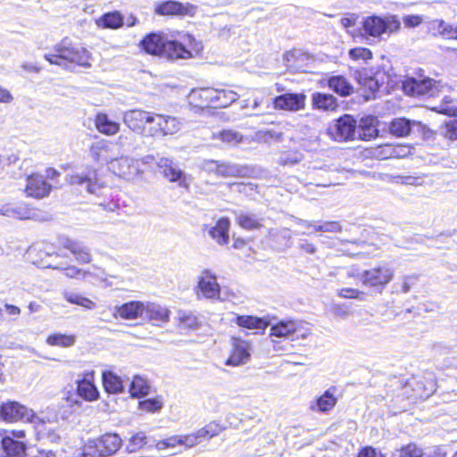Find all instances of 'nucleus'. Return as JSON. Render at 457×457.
<instances>
[{
    "label": "nucleus",
    "instance_id": "obj_1",
    "mask_svg": "<svg viewBox=\"0 0 457 457\" xmlns=\"http://www.w3.org/2000/svg\"><path fill=\"white\" fill-rule=\"evenodd\" d=\"M45 58L51 64L67 68L70 63L83 67H90V54L87 50L73 46L68 40H62L56 45L54 53L45 54Z\"/></svg>",
    "mask_w": 457,
    "mask_h": 457
},
{
    "label": "nucleus",
    "instance_id": "obj_2",
    "mask_svg": "<svg viewBox=\"0 0 457 457\" xmlns=\"http://www.w3.org/2000/svg\"><path fill=\"white\" fill-rule=\"evenodd\" d=\"M181 129L182 122L179 118L152 112L149 125L145 129V137H163L173 136L179 133Z\"/></svg>",
    "mask_w": 457,
    "mask_h": 457
},
{
    "label": "nucleus",
    "instance_id": "obj_3",
    "mask_svg": "<svg viewBox=\"0 0 457 457\" xmlns=\"http://www.w3.org/2000/svg\"><path fill=\"white\" fill-rule=\"evenodd\" d=\"M269 326L270 337L305 339L312 333L304 321L291 318L270 322Z\"/></svg>",
    "mask_w": 457,
    "mask_h": 457
},
{
    "label": "nucleus",
    "instance_id": "obj_4",
    "mask_svg": "<svg viewBox=\"0 0 457 457\" xmlns=\"http://www.w3.org/2000/svg\"><path fill=\"white\" fill-rule=\"evenodd\" d=\"M359 16L354 13H349L340 20L341 25L347 29L354 27L359 22ZM360 23L362 24V29H400L401 22L395 15H387L385 17L370 16Z\"/></svg>",
    "mask_w": 457,
    "mask_h": 457
},
{
    "label": "nucleus",
    "instance_id": "obj_5",
    "mask_svg": "<svg viewBox=\"0 0 457 457\" xmlns=\"http://www.w3.org/2000/svg\"><path fill=\"white\" fill-rule=\"evenodd\" d=\"M364 286L381 292L386 286L392 281L395 276L392 267L386 262L364 270Z\"/></svg>",
    "mask_w": 457,
    "mask_h": 457
},
{
    "label": "nucleus",
    "instance_id": "obj_6",
    "mask_svg": "<svg viewBox=\"0 0 457 457\" xmlns=\"http://www.w3.org/2000/svg\"><path fill=\"white\" fill-rule=\"evenodd\" d=\"M329 137L337 142L357 139V123L353 116L345 114L328 128Z\"/></svg>",
    "mask_w": 457,
    "mask_h": 457
},
{
    "label": "nucleus",
    "instance_id": "obj_7",
    "mask_svg": "<svg viewBox=\"0 0 457 457\" xmlns=\"http://www.w3.org/2000/svg\"><path fill=\"white\" fill-rule=\"evenodd\" d=\"M195 293L197 298L220 299V286L217 282V276L211 270L205 269L198 276Z\"/></svg>",
    "mask_w": 457,
    "mask_h": 457
},
{
    "label": "nucleus",
    "instance_id": "obj_8",
    "mask_svg": "<svg viewBox=\"0 0 457 457\" xmlns=\"http://www.w3.org/2000/svg\"><path fill=\"white\" fill-rule=\"evenodd\" d=\"M11 435H5L0 441V457H25L27 446L17 440L25 436V431L12 430Z\"/></svg>",
    "mask_w": 457,
    "mask_h": 457
},
{
    "label": "nucleus",
    "instance_id": "obj_9",
    "mask_svg": "<svg viewBox=\"0 0 457 457\" xmlns=\"http://www.w3.org/2000/svg\"><path fill=\"white\" fill-rule=\"evenodd\" d=\"M403 91L411 96H435L439 92L436 81L426 79L409 78L403 84Z\"/></svg>",
    "mask_w": 457,
    "mask_h": 457
},
{
    "label": "nucleus",
    "instance_id": "obj_10",
    "mask_svg": "<svg viewBox=\"0 0 457 457\" xmlns=\"http://www.w3.org/2000/svg\"><path fill=\"white\" fill-rule=\"evenodd\" d=\"M109 170L127 180H131L144 172L139 168V162L129 156L115 157L110 162Z\"/></svg>",
    "mask_w": 457,
    "mask_h": 457
},
{
    "label": "nucleus",
    "instance_id": "obj_11",
    "mask_svg": "<svg viewBox=\"0 0 457 457\" xmlns=\"http://www.w3.org/2000/svg\"><path fill=\"white\" fill-rule=\"evenodd\" d=\"M151 113L152 112L142 109L129 110L123 112L122 120L131 131L145 137Z\"/></svg>",
    "mask_w": 457,
    "mask_h": 457
},
{
    "label": "nucleus",
    "instance_id": "obj_12",
    "mask_svg": "<svg viewBox=\"0 0 457 457\" xmlns=\"http://www.w3.org/2000/svg\"><path fill=\"white\" fill-rule=\"evenodd\" d=\"M252 344L238 337L231 339V353L225 364L228 366H240L249 361Z\"/></svg>",
    "mask_w": 457,
    "mask_h": 457
},
{
    "label": "nucleus",
    "instance_id": "obj_13",
    "mask_svg": "<svg viewBox=\"0 0 457 457\" xmlns=\"http://www.w3.org/2000/svg\"><path fill=\"white\" fill-rule=\"evenodd\" d=\"M197 6L190 3H179L176 1H165L158 4L155 7V12L160 15H179V16H194L196 12Z\"/></svg>",
    "mask_w": 457,
    "mask_h": 457
},
{
    "label": "nucleus",
    "instance_id": "obj_14",
    "mask_svg": "<svg viewBox=\"0 0 457 457\" xmlns=\"http://www.w3.org/2000/svg\"><path fill=\"white\" fill-rule=\"evenodd\" d=\"M305 98L303 94H283L274 98V108L297 112L304 108Z\"/></svg>",
    "mask_w": 457,
    "mask_h": 457
},
{
    "label": "nucleus",
    "instance_id": "obj_15",
    "mask_svg": "<svg viewBox=\"0 0 457 457\" xmlns=\"http://www.w3.org/2000/svg\"><path fill=\"white\" fill-rule=\"evenodd\" d=\"M192 57H194L192 51L178 41H166L164 49H162V58L168 61L177 62Z\"/></svg>",
    "mask_w": 457,
    "mask_h": 457
},
{
    "label": "nucleus",
    "instance_id": "obj_16",
    "mask_svg": "<svg viewBox=\"0 0 457 457\" xmlns=\"http://www.w3.org/2000/svg\"><path fill=\"white\" fill-rule=\"evenodd\" d=\"M96 175V171L94 170H90L87 172H74L71 174H68L65 177V180L67 183L71 185H87V191L89 194H97L99 190V186L93 181V179Z\"/></svg>",
    "mask_w": 457,
    "mask_h": 457
},
{
    "label": "nucleus",
    "instance_id": "obj_17",
    "mask_svg": "<svg viewBox=\"0 0 457 457\" xmlns=\"http://www.w3.org/2000/svg\"><path fill=\"white\" fill-rule=\"evenodd\" d=\"M144 303L140 301H131L120 306H116L113 315L125 320H134L144 317Z\"/></svg>",
    "mask_w": 457,
    "mask_h": 457
},
{
    "label": "nucleus",
    "instance_id": "obj_18",
    "mask_svg": "<svg viewBox=\"0 0 457 457\" xmlns=\"http://www.w3.org/2000/svg\"><path fill=\"white\" fill-rule=\"evenodd\" d=\"M378 119L375 116L361 118L357 125V139L370 140L378 135Z\"/></svg>",
    "mask_w": 457,
    "mask_h": 457
},
{
    "label": "nucleus",
    "instance_id": "obj_19",
    "mask_svg": "<svg viewBox=\"0 0 457 457\" xmlns=\"http://www.w3.org/2000/svg\"><path fill=\"white\" fill-rule=\"evenodd\" d=\"M113 145L106 140L97 141L90 147V155L97 162H105L110 166V162L115 157L112 154Z\"/></svg>",
    "mask_w": 457,
    "mask_h": 457
},
{
    "label": "nucleus",
    "instance_id": "obj_20",
    "mask_svg": "<svg viewBox=\"0 0 457 457\" xmlns=\"http://www.w3.org/2000/svg\"><path fill=\"white\" fill-rule=\"evenodd\" d=\"M62 245L69 250L80 263H89L92 261V256L89 249L86 247L81 242L72 240L71 238H63Z\"/></svg>",
    "mask_w": 457,
    "mask_h": 457
},
{
    "label": "nucleus",
    "instance_id": "obj_21",
    "mask_svg": "<svg viewBox=\"0 0 457 457\" xmlns=\"http://www.w3.org/2000/svg\"><path fill=\"white\" fill-rule=\"evenodd\" d=\"M144 307L143 319L153 321L154 324L169 321L170 311L166 307L150 302L145 303Z\"/></svg>",
    "mask_w": 457,
    "mask_h": 457
},
{
    "label": "nucleus",
    "instance_id": "obj_22",
    "mask_svg": "<svg viewBox=\"0 0 457 457\" xmlns=\"http://www.w3.org/2000/svg\"><path fill=\"white\" fill-rule=\"evenodd\" d=\"M54 186L47 182L43 175H30V197L42 199L48 196Z\"/></svg>",
    "mask_w": 457,
    "mask_h": 457
},
{
    "label": "nucleus",
    "instance_id": "obj_23",
    "mask_svg": "<svg viewBox=\"0 0 457 457\" xmlns=\"http://www.w3.org/2000/svg\"><path fill=\"white\" fill-rule=\"evenodd\" d=\"M92 377V375H90ZM77 384V394L78 396L87 402H94L99 398V392L96 386L89 378V374H87L82 379H78Z\"/></svg>",
    "mask_w": 457,
    "mask_h": 457
},
{
    "label": "nucleus",
    "instance_id": "obj_24",
    "mask_svg": "<svg viewBox=\"0 0 457 457\" xmlns=\"http://www.w3.org/2000/svg\"><path fill=\"white\" fill-rule=\"evenodd\" d=\"M27 412V408L17 402L3 403L0 408L2 419L8 422H15L21 420Z\"/></svg>",
    "mask_w": 457,
    "mask_h": 457
},
{
    "label": "nucleus",
    "instance_id": "obj_25",
    "mask_svg": "<svg viewBox=\"0 0 457 457\" xmlns=\"http://www.w3.org/2000/svg\"><path fill=\"white\" fill-rule=\"evenodd\" d=\"M229 227V220L228 218H221L216 222L215 226L210 228L208 233L220 245H223L228 243Z\"/></svg>",
    "mask_w": 457,
    "mask_h": 457
},
{
    "label": "nucleus",
    "instance_id": "obj_26",
    "mask_svg": "<svg viewBox=\"0 0 457 457\" xmlns=\"http://www.w3.org/2000/svg\"><path fill=\"white\" fill-rule=\"evenodd\" d=\"M104 457L112 455L121 446V439L117 434H105L96 441Z\"/></svg>",
    "mask_w": 457,
    "mask_h": 457
},
{
    "label": "nucleus",
    "instance_id": "obj_27",
    "mask_svg": "<svg viewBox=\"0 0 457 457\" xmlns=\"http://www.w3.org/2000/svg\"><path fill=\"white\" fill-rule=\"evenodd\" d=\"M331 390V388L327 390L319 398L312 401L309 405L310 410L319 412H327L332 410L335 407L337 399L335 397Z\"/></svg>",
    "mask_w": 457,
    "mask_h": 457
},
{
    "label": "nucleus",
    "instance_id": "obj_28",
    "mask_svg": "<svg viewBox=\"0 0 457 457\" xmlns=\"http://www.w3.org/2000/svg\"><path fill=\"white\" fill-rule=\"evenodd\" d=\"M166 40L159 34L151 33L142 42L143 49L153 55L162 57V49H164Z\"/></svg>",
    "mask_w": 457,
    "mask_h": 457
},
{
    "label": "nucleus",
    "instance_id": "obj_29",
    "mask_svg": "<svg viewBox=\"0 0 457 457\" xmlns=\"http://www.w3.org/2000/svg\"><path fill=\"white\" fill-rule=\"evenodd\" d=\"M95 126L99 133L113 136L120 130V124L109 119L105 113H97L95 118Z\"/></svg>",
    "mask_w": 457,
    "mask_h": 457
},
{
    "label": "nucleus",
    "instance_id": "obj_30",
    "mask_svg": "<svg viewBox=\"0 0 457 457\" xmlns=\"http://www.w3.org/2000/svg\"><path fill=\"white\" fill-rule=\"evenodd\" d=\"M236 323L241 328L263 331L267 327H269V325H270V320L266 318L240 315L237 317Z\"/></svg>",
    "mask_w": 457,
    "mask_h": 457
},
{
    "label": "nucleus",
    "instance_id": "obj_31",
    "mask_svg": "<svg viewBox=\"0 0 457 457\" xmlns=\"http://www.w3.org/2000/svg\"><path fill=\"white\" fill-rule=\"evenodd\" d=\"M387 30H353L352 37L355 43L373 45L383 39Z\"/></svg>",
    "mask_w": 457,
    "mask_h": 457
},
{
    "label": "nucleus",
    "instance_id": "obj_32",
    "mask_svg": "<svg viewBox=\"0 0 457 457\" xmlns=\"http://www.w3.org/2000/svg\"><path fill=\"white\" fill-rule=\"evenodd\" d=\"M312 104L314 109L321 111H334L337 107V100L334 96L319 92L312 94Z\"/></svg>",
    "mask_w": 457,
    "mask_h": 457
},
{
    "label": "nucleus",
    "instance_id": "obj_33",
    "mask_svg": "<svg viewBox=\"0 0 457 457\" xmlns=\"http://www.w3.org/2000/svg\"><path fill=\"white\" fill-rule=\"evenodd\" d=\"M328 86L341 96H348L353 92V87L344 76L341 75L330 77L328 79Z\"/></svg>",
    "mask_w": 457,
    "mask_h": 457
},
{
    "label": "nucleus",
    "instance_id": "obj_34",
    "mask_svg": "<svg viewBox=\"0 0 457 457\" xmlns=\"http://www.w3.org/2000/svg\"><path fill=\"white\" fill-rule=\"evenodd\" d=\"M29 422L34 426L37 441L46 440L54 442L57 439V436L54 432H51L50 429L46 428L45 421L37 416L34 414L30 415Z\"/></svg>",
    "mask_w": 457,
    "mask_h": 457
},
{
    "label": "nucleus",
    "instance_id": "obj_35",
    "mask_svg": "<svg viewBox=\"0 0 457 457\" xmlns=\"http://www.w3.org/2000/svg\"><path fill=\"white\" fill-rule=\"evenodd\" d=\"M156 164L162 170L163 176L171 182L178 181L183 177V172L169 158L162 157Z\"/></svg>",
    "mask_w": 457,
    "mask_h": 457
},
{
    "label": "nucleus",
    "instance_id": "obj_36",
    "mask_svg": "<svg viewBox=\"0 0 457 457\" xmlns=\"http://www.w3.org/2000/svg\"><path fill=\"white\" fill-rule=\"evenodd\" d=\"M250 174V170L247 166H243L237 163L220 162L219 176L228 177H246Z\"/></svg>",
    "mask_w": 457,
    "mask_h": 457
},
{
    "label": "nucleus",
    "instance_id": "obj_37",
    "mask_svg": "<svg viewBox=\"0 0 457 457\" xmlns=\"http://www.w3.org/2000/svg\"><path fill=\"white\" fill-rule=\"evenodd\" d=\"M103 385L110 394H120L123 392V380L120 377L112 371L103 372Z\"/></svg>",
    "mask_w": 457,
    "mask_h": 457
},
{
    "label": "nucleus",
    "instance_id": "obj_38",
    "mask_svg": "<svg viewBox=\"0 0 457 457\" xmlns=\"http://www.w3.org/2000/svg\"><path fill=\"white\" fill-rule=\"evenodd\" d=\"M415 125H420V123L404 118H398L391 121L389 130L393 135L404 137L411 132V127Z\"/></svg>",
    "mask_w": 457,
    "mask_h": 457
},
{
    "label": "nucleus",
    "instance_id": "obj_39",
    "mask_svg": "<svg viewBox=\"0 0 457 457\" xmlns=\"http://www.w3.org/2000/svg\"><path fill=\"white\" fill-rule=\"evenodd\" d=\"M0 214L19 220H27L29 219V209L26 204L16 206L4 204L0 207Z\"/></svg>",
    "mask_w": 457,
    "mask_h": 457
},
{
    "label": "nucleus",
    "instance_id": "obj_40",
    "mask_svg": "<svg viewBox=\"0 0 457 457\" xmlns=\"http://www.w3.org/2000/svg\"><path fill=\"white\" fill-rule=\"evenodd\" d=\"M129 392L132 397L145 396L150 392V384L145 378L135 376L130 383Z\"/></svg>",
    "mask_w": 457,
    "mask_h": 457
},
{
    "label": "nucleus",
    "instance_id": "obj_41",
    "mask_svg": "<svg viewBox=\"0 0 457 457\" xmlns=\"http://www.w3.org/2000/svg\"><path fill=\"white\" fill-rule=\"evenodd\" d=\"M100 22L105 29H120L124 26V16L118 11L105 13L102 19L97 21V25L100 26Z\"/></svg>",
    "mask_w": 457,
    "mask_h": 457
},
{
    "label": "nucleus",
    "instance_id": "obj_42",
    "mask_svg": "<svg viewBox=\"0 0 457 457\" xmlns=\"http://www.w3.org/2000/svg\"><path fill=\"white\" fill-rule=\"evenodd\" d=\"M76 337L73 335L55 333L50 335L46 343L52 346L70 347L75 344Z\"/></svg>",
    "mask_w": 457,
    "mask_h": 457
},
{
    "label": "nucleus",
    "instance_id": "obj_43",
    "mask_svg": "<svg viewBox=\"0 0 457 457\" xmlns=\"http://www.w3.org/2000/svg\"><path fill=\"white\" fill-rule=\"evenodd\" d=\"M238 94L233 90L216 88L215 105L227 107L238 99Z\"/></svg>",
    "mask_w": 457,
    "mask_h": 457
},
{
    "label": "nucleus",
    "instance_id": "obj_44",
    "mask_svg": "<svg viewBox=\"0 0 457 457\" xmlns=\"http://www.w3.org/2000/svg\"><path fill=\"white\" fill-rule=\"evenodd\" d=\"M379 74H376L374 77H365L360 79V83L362 85L364 90H368L369 93L365 94L367 100L375 97L376 92L380 87Z\"/></svg>",
    "mask_w": 457,
    "mask_h": 457
},
{
    "label": "nucleus",
    "instance_id": "obj_45",
    "mask_svg": "<svg viewBox=\"0 0 457 457\" xmlns=\"http://www.w3.org/2000/svg\"><path fill=\"white\" fill-rule=\"evenodd\" d=\"M191 96L193 98H199L203 100V104H204L215 105L216 88L204 87L193 89L191 92Z\"/></svg>",
    "mask_w": 457,
    "mask_h": 457
},
{
    "label": "nucleus",
    "instance_id": "obj_46",
    "mask_svg": "<svg viewBox=\"0 0 457 457\" xmlns=\"http://www.w3.org/2000/svg\"><path fill=\"white\" fill-rule=\"evenodd\" d=\"M237 221L238 225L245 229H255L261 227V222L254 214L240 212L237 214Z\"/></svg>",
    "mask_w": 457,
    "mask_h": 457
},
{
    "label": "nucleus",
    "instance_id": "obj_47",
    "mask_svg": "<svg viewBox=\"0 0 457 457\" xmlns=\"http://www.w3.org/2000/svg\"><path fill=\"white\" fill-rule=\"evenodd\" d=\"M64 298L71 303L82 306L87 310H92L96 307V303L90 299L73 292L64 293Z\"/></svg>",
    "mask_w": 457,
    "mask_h": 457
},
{
    "label": "nucleus",
    "instance_id": "obj_48",
    "mask_svg": "<svg viewBox=\"0 0 457 457\" xmlns=\"http://www.w3.org/2000/svg\"><path fill=\"white\" fill-rule=\"evenodd\" d=\"M214 139H220L228 145H237L243 140V136L234 130L226 129L213 134Z\"/></svg>",
    "mask_w": 457,
    "mask_h": 457
},
{
    "label": "nucleus",
    "instance_id": "obj_49",
    "mask_svg": "<svg viewBox=\"0 0 457 457\" xmlns=\"http://www.w3.org/2000/svg\"><path fill=\"white\" fill-rule=\"evenodd\" d=\"M138 407L144 411L155 412L159 411L163 407V402L162 397L149 398L140 401Z\"/></svg>",
    "mask_w": 457,
    "mask_h": 457
},
{
    "label": "nucleus",
    "instance_id": "obj_50",
    "mask_svg": "<svg viewBox=\"0 0 457 457\" xmlns=\"http://www.w3.org/2000/svg\"><path fill=\"white\" fill-rule=\"evenodd\" d=\"M441 135L448 140H457V119L445 121L441 126Z\"/></svg>",
    "mask_w": 457,
    "mask_h": 457
},
{
    "label": "nucleus",
    "instance_id": "obj_51",
    "mask_svg": "<svg viewBox=\"0 0 457 457\" xmlns=\"http://www.w3.org/2000/svg\"><path fill=\"white\" fill-rule=\"evenodd\" d=\"M225 428L216 421L210 422L204 428L198 430V436L202 437H213Z\"/></svg>",
    "mask_w": 457,
    "mask_h": 457
},
{
    "label": "nucleus",
    "instance_id": "obj_52",
    "mask_svg": "<svg viewBox=\"0 0 457 457\" xmlns=\"http://www.w3.org/2000/svg\"><path fill=\"white\" fill-rule=\"evenodd\" d=\"M423 453L416 445L410 444L397 450L395 457H422Z\"/></svg>",
    "mask_w": 457,
    "mask_h": 457
},
{
    "label": "nucleus",
    "instance_id": "obj_53",
    "mask_svg": "<svg viewBox=\"0 0 457 457\" xmlns=\"http://www.w3.org/2000/svg\"><path fill=\"white\" fill-rule=\"evenodd\" d=\"M305 54L301 50H291L284 54V61L287 67L296 68L298 66V61L303 59Z\"/></svg>",
    "mask_w": 457,
    "mask_h": 457
},
{
    "label": "nucleus",
    "instance_id": "obj_54",
    "mask_svg": "<svg viewBox=\"0 0 457 457\" xmlns=\"http://www.w3.org/2000/svg\"><path fill=\"white\" fill-rule=\"evenodd\" d=\"M30 249H32L33 253H37L39 258H41L43 254L50 256L54 253V247L46 242H37L30 246Z\"/></svg>",
    "mask_w": 457,
    "mask_h": 457
},
{
    "label": "nucleus",
    "instance_id": "obj_55",
    "mask_svg": "<svg viewBox=\"0 0 457 457\" xmlns=\"http://www.w3.org/2000/svg\"><path fill=\"white\" fill-rule=\"evenodd\" d=\"M342 227L338 221H325L322 224L313 226L315 232L337 233L341 231Z\"/></svg>",
    "mask_w": 457,
    "mask_h": 457
},
{
    "label": "nucleus",
    "instance_id": "obj_56",
    "mask_svg": "<svg viewBox=\"0 0 457 457\" xmlns=\"http://www.w3.org/2000/svg\"><path fill=\"white\" fill-rule=\"evenodd\" d=\"M80 457H104L96 441H89L83 448Z\"/></svg>",
    "mask_w": 457,
    "mask_h": 457
},
{
    "label": "nucleus",
    "instance_id": "obj_57",
    "mask_svg": "<svg viewBox=\"0 0 457 457\" xmlns=\"http://www.w3.org/2000/svg\"><path fill=\"white\" fill-rule=\"evenodd\" d=\"M349 55L353 60H363L367 62L372 58V53L368 48L355 47L349 51Z\"/></svg>",
    "mask_w": 457,
    "mask_h": 457
},
{
    "label": "nucleus",
    "instance_id": "obj_58",
    "mask_svg": "<svg viewBox=\"0 0 457 457\" xmlns=\"http://www.w3.org/2000/svg\"><path fill=\"white\" fill-rule=\"evenodd\" d=\"M364 270H360L358 267L352 266L346 269L345 278L353 279V282H361L364 286Z\"/></svg>",
    "mask_w": 457,
    "mask_h": 457
},
{
    "label": "nucleus",
    "instance_id": "obj_59",
    "mask_svg": "<svg viewBox=\"0 0 457 457\" xmlns=\"http://www.w3.org/2000/svg\"><path fill=\"white\" fill-rule=\"evenodd\" d=\"M179 321L180 324L184 328H196L198 327V320L192 313L183 312L179 314Z\"/></svg>",
    "mask_w": 457,
    "mask_h": 457
},
{
    "label": "nucleus",
    "instance_id": "obj_60",
    "mask_svg": "<svg viewBox=\"0 0 457 457\" xmlns=\"http://www.w3.org/2000/svg\"><path fill=\"white\" fill-rule=\"evenodd\" d=\"M337 295L342 298L361 299L364 293L356 288L344 287L337 290Z\"/></svg>",
    "mask_w": 457,
    "mask_h": 457
},
{
    "label": "nucleus",
    "instance_id": "obj_61",
    "mask_svg": "<svg viewBox=\"0 0 457 457\" xmlns=\"http://www.w3.org/2000/svg\"><path fill=\"white\" fill-rule=\"evenodd\" d=\"M177 445H180L179 436H170L164 440H161L156 444V449L162 451L167 448H174Z\"/></svg>",
    "mask_w": 457,
    "mask_h": 457
},
{
    "label": "nucleus",
    "instance_id": "obj_62",
    "mask_svg": "<svg viewBox=\"0 0 457 457\" xmlns=\"http://www.w3.org/2000/svg\"><path fill=\"white\" fill-rule=\"evenodd\" d=\"M412 147L408 145H394V158H405L411 154Z\"/></svg>",
    "mask_w": 457,
    "mask_h": 457
},
{
    "label": "nucleus",
    "instance_id": "obj_63",
    "mask_svg": "<svg viewBox=\"0 0 457 457\" xmlns=\"http://www.w3.org/2000/svg\"><path fill=\"white\" fill-rule=\"evenodd\" d=\"M64 274L66 277L71 278H85L87 274V271L77 268L76 266H68L63 269Z\"/></svg>",
    "mask_w": 457,
    "mask_h": 457
},
{
    "label": "nucleus",
    "instance_id": "obj_64",
    "mask_svg": "<svg viewBox=\"0 0 457 457\" xmlns=\"http://www.w3.org/2000/svg\"><path fill=\"white\" fill-rule=\"evenodd\" d=\"M220 162L206 160L202 163V169L207 172L214 173L219 176Z\"/></svg>",
    "mask_w": 457,
    "mask_h": 457
}]
</instances>
